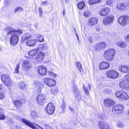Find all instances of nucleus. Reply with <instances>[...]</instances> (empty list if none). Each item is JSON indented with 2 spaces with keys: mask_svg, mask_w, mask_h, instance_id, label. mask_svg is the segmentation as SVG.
Returning a JSON list of instances; mask_svg holds the SVG:
<instances>
[{
  "mask_svg": "<svg viewBox=\"0 0 129 129\" xmlns=\"http://www.w3.org/2000/svg\"><path fill=\"white\" fill-rule=\"evenodd\" d=\"M5 31L7 35H12L10 38V43L13 46L16 45L18 43L19 39L18 35H21L22 33V31L19 29L15 30L14 28L10 27H7L5 30Z\"/></svg>",
  "mask_w": 129,
  "mask_h": 129,
  "instance_id": "nucleus-1",
  "label": "nucleus"
},
{
  "mask_svg": "<svg viewBox=\"0 0 129 129\" xmlns=\"http://www.w3.org/2000/svg\"><path fill=\"white\" fill-rule=\"evenodd\" d=\"M115 53V50L113 49H109L104 52L103 57L106 60L110 61L113 59Z\"/></svg>",
  "mask_w": 129,
  "mask_h": 129,
  "instance_id": "nucleus-2",
  "label": "nucleus"
},
{
  "mask_svg": "<svg viewBox=\"0 0 129 129\" xmlns=\"http://www.w3.org/2000/svg\"><path fill=\"white\" fill-rule=\"evenodd\" d=\"M120 87L124 89L129 90V74L125 76V79L120 83Z\"/></svg>",
  "mask_w": 129,
  "mask_h": 129,
  "instance_id": "nucleus-3",
  "label": "nucleus"
},
{
  "mask_svg": "<svg viewBox=\"0 0 129 129\" xmlns=\"http://www.w3.org/2000/svg\"><path fill=\"white\" fill-rule=\"evenodd\" d=\"M115 95L117 97L121 100H127L129 98L127 94L122 91H117L115 93Z\"/></svg>",
  "mask_w": 129,
  "mask_h": 129,
  "instance_id": "nucleus-4",
  "label": "nucleus"
},
{
  "mask_svg": "<svg viewBox=\"0 0 129 129\" xmlns=\"http://www.w3.org/2000/svg\"><path fill=\"white\" fill-rule=\"evenodd\" d=\"M106 73L107 78H109L112 79L116 78L119 76L118 73L113 70H111L107 71Z\"/></svg>",
  "mask_w": 129,
  "mask_h": 129,
  "instance_id": "nucleus-5",
  "label": "nucleus"
},
{
  "mask_svg": "<svg viewBox=\"0 0 129 129\" xmlns=\"http://www.w3.org/2000/svg\"><path fill=\"white\" fill-rule=\"evenodd\" d=\"M1 79L2 81L7 86L11 85L12 81L9 76L8 75L4 74L1 76Z\"/></svg>",
  "mask_w": 129,
  "mask_h": 129,
  "instance_id": "nucleus-6",
  "label": "nucleus"
},
{
  "mask_svg": "<svg viewBox=\"0 0 129 129\" xmlns=\"http://www.w3.org/2000/svg\"><path fill=\"white\" fill-rule=\"evenodd\" d=\"M112 111L115 114H121L124 111L123 107L122 105H117L112 108Z\"/></svg>",
  "mask_w": 129,
  "mask_h": 129,
  "instance_id": "nucleus-7",
  "label": "nucleus"
},
{
  "mask_svg": "<svg viewBox=\"0 0 129 129\" xmlns=\"http://www.w3.org/2000/svg\"><path fill=\"white\" fill-rule=\"evenodd\" d=\"M114 19L113 16L109 15L104 17L102 23L104 25H107L113 23Z\"/></svg>",
  "mask_w": 129,
  "mask_h": 129,
  "instance_id": "nucleus-8",
  "label": "nucleus"
},
{
  "mask_svg": "<svg viewBox=\"0 0 129 129\" xmlns=\"http://www.w3.org/2000/svg\"><path fill=\"white\" fill-rule=\"evenodd\" d=\"M21 121L25 124L33 129H43L39 126L36 125H34L32 122H31L25 119H22Z\"/></svg>",
  "mask_w": 129,
  "mask_h": 129,
  "instance_id": "nucleus-9",
  "label": "nucleus"
},
{
  "mask_svg": "<svg viewBox=\"0 0 129 129\" xmlns=\"http://www.w3.org/2000/svg\"><path fill=\"white\" fill-rule=\"evenodd\" d=\"M103 104L105 106L110 108L114 106L115 104V101L112 99L109 98L105 99L104 100Z\"/></svg>",
  "mask_w": 129,
  "mask_h": 129,
  "instance_id": "nucleus-10",
  "label": "nucleus"
},
{
  "mask_svg": "<svg viewBox=\"0 0 129 129\" xmlns=\"http://www.w3.org/2000/svg\"><path fill=\"white\" fill-rule=\"evenodd\" d=\"M22 66L23 69L25 71H27L31 68L32 65L29 60H25L22 62Z\"/></svg>",
  "mask_w": 129,
  "mask_h": 129,
  "instance_id": "nucleus-11",
  "label": "nucleus"
},
{
  "mask_svg": "<svg viewBox=\"0 0 129 129\" xmlns=\"http://www.w3.org/2000/svg\"><path fill=\"white\" fill-rule=\"evenodd\" d=\"M46 109L47 113L49 115H52L53 113L55 110V106L53 103H50L47 105Z\"/></svg>",
  "mask_w": 129,
  "mask_h": 129,
  "instance_id": "nucleus-12",
  "label": "nucleus"
},
{
  "mask_svg": "<svg viewBox=\"0 0 129 129\" xmlns=\"http://www.w3.org/2000/svg\"><path fill=\"white\" fill-rule=\"evenodd\" d=\"M128 4V3L127 2L119 3L117 5V8L119 10L125 11L127 9Z\"/></svg>",
  "mask_w": 129,
  "mask_h": 129,
  "instance_id": "nucleus-13",
  "label": "nucleus"
},
{
  "mask_svg": "<svg viewBox=\"0 0 129 129\" xmlns=\"http://www.w3.org/2000/svg\"><path fill=\"white\" fill-rule=\"evenodd\" d=\"M37 101L38 104L42 105L45 102L46 98L44 95L41 94L38 95L37 98Z\"/></svg>",
  "mask_w": 129,
  "mask_h": 129,
  "instance_id": "nucleus-14",
  "label": "nucleus"
},
{
  "mask_svg": "<svg viewBox=\"0 0 129 129\" xmlns=\"http://www.w3.org/2000/svg\"><path fill=\"white\" fill-rule=\"evenodd\" d=\"M44 83L50 87H51L55 85L56 82L55 80L48 78H45L44 80Z\"/></svg>",
  "mask_w": 129,
  "mask_h": 129,
  "instance_id": "nucleus-15",
  "label": "nucleus"
},
{
  "mask_svg": "<svg viewBox=\"0 0 129 129\" xmlns=\"http://www.w3.org/2000/svg\"><path fill=\"white\" fill-rule=\"evenodd\" d=\"M128 18V17L126 16H121L119 18L118 22L121 25L124 26L126 24Z\"/></svg>",
  "mask_w": 129,
  "mask_h": 129,
  "instance_id": "nucleus-16",
  "label": "nucleus"
},
{
  "mask_svg": "<svg viewBox=\"0 0 129 129\" xmlns=\"http://www.w3.org/2000/svg\"><path fill=\"white\" fill-rule=\"evenodd\" d=\"M74 96L77 100H79L81 98L80 93L76 85H74L73 89Z\"/></svg>",
  "mask_w": 129,
  "mask_h": 129,
  "instance_id": "nucleus-17",
  "label": "nucleus"
},
{
  "mask_svg": "<svg viewBox=\"0 0 129 129\" xmlns=\"http://www.w3.org/2000/svg\"><path fill=\"white\" fill-rule=\"evenodd\" d=\"M98 19L95 17L91 18L88 20V25L92 26L96 25L98 23Z\"/></svg>",
  "mask_w": 129,
  "mask_h": 129,
  "instance_id": "nucleus-18",
  "label": "nucleus"
},
{
  "mask_svg": "<svg viewBox=\"0 0 129 129\" xmlns=\"http://www.w3.org/2000/svg\"><path fill=\"white\" fill-rule=\"evenodd\" d=\"M110 12V9L106 7L102 8L99 12V14L101 16H104L108 14Z\"/></svg>",
  "mask_w": 129,
  "mask_h": 129,
  "instance_id": "nucleus-19",
  "label": "nucleus"
},
{
  "mask_svg": "<svg viewBox=\"0 0 129 129\" xmlns=\"http://www.w3.org/2000/svg\"><path fill=\"white\" fill-rule=\"evenodd\" d=\"M39 73L41 75H45L47 73V69L46 67L39 66L38 67Z\"/></svg>",
  "mask_w": 129,
  "mask_h": 129,
  "instance_id": "nucleus-20",
  "label": "nucleus"
},
{
  "mask_svg": "<svg viewBox=\"0 0 129 129\" xmlns=\"http://www.w3.org/2000/svg\"><path fill=\"white\" fill-rule=\"evenodd\" d=\"M109 63L106 62H103L100 64L99 68L102 70H105L109 68Z\"/></svg>",
  "mask_w": 129,
  "mask_h": 129,
  "instance_id": "nucleus-21",
  "label": "nucleus"
},
{
  "mask_svg": "<svg viewBox=\"0 0 129 129\" xmlns=\"http://www.w3.org/2000/svg\"><path fill=\"white\" fill-rule=\"evenodd\" d=\"M23 98H21L19 100H14L13 103L16 107L18 108L20 107L23 104Z\"/></svg>",
  "mask_w": 129,
  "mask_h": 129,
  "instance_id": "nucleus-22",
  "label": "nucleus"
},
{
  "mask_svg": "<svg viewBox=\"0 0 129 129\" xmlns=\"http://www.w3.org/2000/svg\"><path fill=\"white\" fill-rule=\"evenodd\" d=\"M106 46V44L105 43L101 42L96 44L95 48L96 50H100L105 48Z\"/></svg>",
  "mask_w": 129,
  "mask_h": 129,
  "instance_id": "nucleus-23",
  "label": "nucleus"
},
{
  "mask_svg": "<svg viewBox=\"0 0 129 129\" xmlns=\"http://www.w3.org/2000/svg\"><path fill=\"white\" fill-rule=\"evenodd\" d=\"M45 55L44 52H40L36 55V58L37 60L41 61L44 58Z\"/></svg>",
  "mask_w": 129,
  "mask_h": 129,
  "instance_id": "nucleus-24",
  "label": "nucleus"
},
{
  "mask_svg": "<svg viewBox=\"0 0 129 129\" xmlns=\"http://www.w3.org/2000/svg\"><path fill=\"white\" fill-rule=\"evenodd\" d=\"M119 70L121 72L126 73L129 72V66L123 65L120 67Z\"/></svg>",
  "mask_w": 129,
  "mask_h": 129,
  "instance_id": "nucleus-25",
  "label": "nucleus"
},
{
  "mask_svg": "<svg viewBox=\"0 0 129 129\" xmlns=\"http://www.w3.org/2000/svg\"><path fill=\"white\" fill-rule=\"evenodd\" d=\"M32 36L31 35L28 33H26L23 35L22 37V40L23 41L28 40L31 38Z\"/></svg>",
  "mask_w": 129,
  "mask_h": 129,
  "instance_id": "nucleus-26",
  "label": "nucleus"
},
{
  "mask_svg": "<svg viewBox=\"0 0 129 129\" xmlns=\"http://www.w3.org/2000/svg\"><path fill=\"white\" fill-rule=\"evenodd\" d=\"M37 40L36 39L30 40L27 41L26 42V45L28 46L32 47L35 44Z\"/></svg>",
  "mask_w": 129,
  "mask_h": 129,
  "instance_id": "nucleus-27",
  "label": "nucleus"
},
{
  "mask_svg": "<svg viewBox=\"0 0 129 129\" xmlns=\"http://www.w3.org/2000/svg\"><path fill=\"white\" fill-rule=\"evenodd\" d=\"M117 46L121 48H124L126 46L127 44L125 43L122 41H119L116 43Z\"/></svg>",
  "mask_w": 129,
  "mask_h": 129,
  "instance_id": "nucleus-28",
  "label": "nucleus"
},
{
  "mask_svg": "<svg viewBox=\"0 0 129 129\" xmlns=\"http://www.w3.org/2000/svg\"><path fill=\"white\" fill-rule=\"evenodd\" d=\"M38 50L37 49L31 50L28 52V55L30 56H34L37 53Z\"/></svg>",
  "mask_w": 129,
  "mask_h": 129,
  "instance_id": "nucleus-29",
  "label": "nucleus"
},
{
  "mask_svg": "<svg viewBox=\"0 0 129 129\" xmlns=\"http://www.w3.org/2000/svg\"><path fill=\"white\" fill-rule=\"evenodd\" d=\"M19 88L25 90L26 88L27 85L23 82H21L19 83Z\"/></svg>",
  "mask_w": 129,
  "mask_h": 129,
  "instance_id": "nucleus-30",
  "label": "nucleus"
},
{
  "mask_svg": "<svg viewBox=\"0 0 129 129\" xmlns=\"http://www.w3.org/2000/svg\"><path fill=\"white\" fill-rule=\"evenodd\" d=\"M106 123L103 121H99L98 123V125L101 129H103Z\"/></svg>",
  "mask_w": 129,
  "mask_h": 129,
  "instance_id": "nucleus-31",
  "label": "nucleus"
},
{
  "mask_svg": "<svg viewBox=\"0 0 129 129\" xmlns=\"http://www.w3.org/2000/svg\"><path fill=\"white\" fill-rule=\"evenodd\" d=\"M85 4L84 2L82 1L78 3L77 6L79 9H81L85 6Z\"/></svg>",
  "mask_w": 129,
  "mask_h": 129,
  "instance_id": "nucleus-32",
  "label": "nucleus"
},
{
  "mask_svg": "<svg viewBox=\"0 0 129 129\" xmlns=\"http://www.w3.org/2000/svg\"><path fill=\"white\" fill-rule=\"evenodd\" d=\"M58 91V89L57 88L55 87L51 89V93L55 95L57 94Z\"/></svg>",
  "mask_w": 129,
  "mask_h": 129,
  "instance_id": "nucleus-33",
  "label": "nucleus"
},
{
  "mask_svg": "<svg viewBox=\"0 0 129 129\" xmlns=\"http://www.w3.org/2000/svg\"><path fill=\"white\" fill-rule=\"evenodd\" d=\"M101 0H89L88 3L90 5H93L94 4L99 3L101 2Z\"/></svg>",
  "mask_w": 129,
  "mask_h": 129,
  "instance_id": "nucleus-34",
  "label": "nucleus"
},
{
  "mask_svg": "<svg viewBox=\"0 0 129 129\" xmlns=\"http://www.w3.org/2000/svg\"><path fill=\"white\" fill-rule=\"evenodd\" d=\"M116 126L118 128H122L124 127L125 125L121 122L118 121L117 123Z\"/></svg>",
  "mask_w": 129,
  "mask_h": 129,
  "instance_id": "nucleus-35",
  "label": "nucleus"
},
{
  "mask_svg": "<svg viewBox=\"0 0 129 129\" xmlns=\"http://www.w3.org/2000/svg\"><path fill=\"white\" fill-rule=\"evenodd\" d=\"M76 64L77 67L78 69L79 70L80 72L81 73L83 70L81 64L79 62H76Z\"/></svg>",
  "mask_w": 129,
  "mask_h": 129,
  "instance_id": "nucleus-36",
  "label": "nucleus"
},
{
  "mask_svg": "<svg viewBox=\"0 0 129 129\" xmlns=\"http://www.w3.org/2000/svg\"><path fill=\"white\" fill-rule=\"evenodd\" d=\"M31 116L32 117L34 118H37V113L36 112L32 111L31 113Z\"/></svg>",
  "mask_w": 129,
  "mask_h": 129,
  "instance_id": "nucleus-37",
  "label": "nucleus"
},
{
  "mask_svg": "<svg viewBox=\"0 0 129 129\" xmlns=\"http://www.w3.org/2000/svg\"><path fill=\"white\" fill-rule=\"evenodd\" d=\"M23 10V9L20 7H17L15 8L14 13H15L17 12H21Z\"/></svg>",
  "mask_w": 129,
  "mask_h": 129,
  "instance_id": "nucleus-38",
  "label": "nucleus"
},
{
  "mask_svg": "<svg viewBox=\"0 0 129 129\" xmlns=\"http://www.w3.org/2000/svg\"><path fill=\"white\" fill-rule=\"evenodd\" d=\"M40 47L42 48V49L43 50H47V46L46 44L44 43L40 45Z\"/></svg>",
  "mask_w": 129,
  "mask_h": 129,
  "instance_id": "nucleus-39",
  "label": "nucleus"
},
{
  "mask_svg": "<svg viewBox=\"0 0 129 129\" xmlns=\"http://www.w3.org/2000/svg\"><path fill=\"white\" fill-rule=\"evenodd\" d=\"M66 105L64 101H63L62 103L61 106V108L63 110H63L65 109L66 107Z\"/></svg>",
  "mask_w": 129,
  "mask_h": 129,
  "instance_id": "nucleus-40",
  "label": "nucleus"
},
{
  "mask_svg": "<svg viewBox=\"0 0 129 129\" xmlns=\"http://www.w3.org/2000/svg\"><path fill=\"white\" fill-rule=\"evenodd\" d=\"M20 64H17L16 66V68L15 69V72L17 73H18L19 72V69L20 67Z\"/></svg>",
  "mask_w": 129,
  "mask_h": 129,
  "instance_id": "nucleus-41",
  "label": "nucleus"
},
{
  "mask_svg": "<svg viewBox=\"0 0 129 129\" xmlns=\"http://www.w3.org/2000/svg\"><path fill=\"white\" fill-rule=\"evenodd\" d=\"M90 14V12L87 11L84 13L83 15L86 17H88Z\"/></svg>",
  "mask_w": 129,
  "mask_h": 129,
  "instance_id": "nucleus-42",
  "label": "nucleus"
},
{
  "mask_svg": "<svg viewBox=\"0 0 129 129\" xmlns=\"http://www.w3.org/2000/svg\"><path fill=\"white\" fill-rule=\"evenodd\" d=\"M5 116L4 113H1L0 114V120H4L5 118Z\"/></svg>",
  "mask_w": 129,
  "mask_h": 129,
  "instance_id": "nucleus-43",
  "label": "nucleus"
},
{
  "mask_svg": "<svg viewBox=\"0 0 129 129\" xmlns=\"http://www.w3.org/2000/svg\"><path fill=\"white\" fill-rule=\"evenodd\" d=\"M38 9L40 17H42L43 16V11L41 7H40Z\"/></svg>",
  "mask_w": 129,
  "mask_h": 129,
  "instance_id": "nucleus-44",
  "label": "nucleus"
},
{
  "mask_svg": "<svg viewBox=\"0 0 129 129\" xmlns=\"http://www.w3.org/2000/svg\"><path fill=\"white\" fill-rule=\"evenodd\" d=\"M39 41L40 42H42L44 41V39L43 37L41 36H39L38 37Z\"/></svg>",
  "mask_w": 129,
  "mask_h": 129,
  "instance_id": "nucleus-45",
  "label": "nucleus"
},
{
  "mask_svg": "<svg viewBox=\"0 0 129 129\" xmlns=\"http://www.w3.org/2000/svg\"><path fill=\"white\" fill-rule=\"evenodd\" d=\"M112 3V0H107L106 2V4L108 5H110Z\"/></svg>",
  "mask_w": 129,
  "mask_h": 129,
  "instance_id": "nucleus-46",
  "label": "nucleus"
},
{
  "mask_svg": "<svg viewBox=\"0 0 129 129\" xmlns=\"http://www.w3.org/2000/svg\"><path fill=\"white\" fill-rule=\"evenodd\" d=\"M103 129H110V128L109 125L107 123Z\"/></svg>",
  "mask_w": 129,
  "mask_h": 129,
  "instance_id": "nucleus-47",
  "label": "nucleus"
},
{
  "mask_svg": "<svg viewBox=\"0 0 129 129\" xmlns=\"http://www.w3.org/2000/svg\"><path fill=\"white\" fill-rule=\"evenodd\" d=\"M13 0H5V2L7 3V5L9 4L13 1Z\"/></svg>",
  "mask_w": 129,
  "mask_h": 129,
  "instance_id": "nucleus-48",
  "label": "nucleus"
},
{
  "mask_svg": "<svg viewBox=\"0 0 129 129\" xmlns=\"http://www.w3.org/2000/svg\"><path fill=\"white\" fill-rule=\"evenodd\" d=\"M4 97V94L3 93L0 92V100L3 99Z\"/></svg>",
  "mask_w": 129,
  "mask_h": 129,
  "instance_id": "nucleus-49",
  "label": "nucleus"
},
{
  "mask_svg": "<svg viewBox=\"0 0 129 129\" xmlns=\"http://www.w3.org/2000/svg\"><path fill=\"white\" fill-rule=\"evenodd\" d=\"M83 89L85 93L88 95L89 94V93L87 89L84 88V87L83 88Z\"/></svg>",
  "mask_w": 129,
  "mask_h": 129,
  "instance_id": "nucleus-50",
  "label": "nucleus"
},
{
  "mask_svg": "<svg viewBox=\"0 0 129 129\" xmlns=\"http://www.w3.org/2000/svg\"><path fill=\"white\" fill-rule=\"evenodd\" d=\"M125 39L127 42L129 43V35L125 37Z\"/></svg>",
  "mask_w": 129,
  "mask_h": 129,
  "instance_id": "nucleus-51",
  "label": "nucleus"
},
{
  "mask_svg": "<svg viewBox=\"0 0 129 129\" xmlns=\"http://www.w3.org/2000/svg\"><path fill=\"white\" fill-rule=\"evenodd\" d=\"M45 126L46 129H53L49 125L47 124L45 125Z\"/></svg>",
  "mask_w": 129,
  "mask_h": 129,
  "instance_id": "nucleus-52",
  "label": "nucleus"
},
{
  "mask_svg": "<svg viewBox=\"0 0 129 129\" xmlns=\"http://www.w3.org/2000/svg\"><path fill=\"white\" fill-rule=\"evenodd\" d=\"M48 3L46 2H43L42 3L41 5L42 6H44L46 5H47Z\"/></svg>",
  "mask_w": 129,
  "mask_h": 129,
  "instance_id": "nucleus-53",
  "label": "nucleus"
},
{
  "mask_svg": "<svg viewBox=\"0 0 129 129\" xmlns=\"http://www.w3.org/2000/svg\"><path fill=\"white\" fill-rule=\"evenodd\" d=\"M89 42L90 43H91L93 41V39L91 38H89Z\"/></svg>",
  "mask_w": 129,
  "mask_h": 129,
  "instance_id": "nucleus-54",
  "label": "nucleus"
},
{
  "mask_svg": "<svg viewBox=\"0 0 129 129\" xmlns=\"http://www.w3.org/2000/svg\"><path fill=\"white\" fill-rule=\"evenodd\" d=\"M49 73H50V75L51 76H54V77H56L57 76V75L54 74L52 72H49Z\"/></svg>",
  "mask_w": 129,
  "mask_h": 129,
  "instance_id": "nucleus-55",
  "label": "nucleus"
},
{
  "mask_svg": "<svg viewBox=\"0 0 129 129\" xmlns=\"http://www.w3.org/2000/svg\"><path fill=\"white\" fill-rule=\"evenodd\" d=\"M13 129H21V128L18 126H16Z\"/></svg>",
  "mask_w": 129,
  "mask_h": 129,
  "instance_id": "nucleus-56",
  "label": "nucleus"
},
{
  "mask_svg": "<svg viewBox=\"0 0 129 129\" xmlns=\"http://www.w3.org/2000/svg\"><path fill=\"white\" fill-rule=\"evenodd\" d=\"M18 120L19 119V117L17 115H15L14 116Z\"/></svg>",
  "mask_w": 129,
  "mask_h": 129,
  "instance_id": "nucleus-57",
  "label": "nucleus"
},
{
  "mask_svg": "<svg viewBox=\"0 0 129 129\" xmlns=\"http://www.w3.org/2000/svg\"><path fill=\"white\" fill-rule=\"evenodd\" d=\"M66 13L65 12V10L64 9H63V15H64Z\"/></svg>",
  "mask_w": 129,
  "mask_h": 129,
  "instance_id": "nucleus-58",
  "label": "nucleus"
},
{
  "mask_svg": "<svg viewBox=\"0 0 129 129\" xmlns=\"http://www.w3.org/2000/svg\"><path fill=\"white\" fill-rule=\"evenodd\" d=\"M88 87H89V89L90 90L91 88V86L90 84H88Z\"/></svg>",
  "mask_w": 129,
  "mask_h": 129,
  "instance_id": "nucleus-59",
  "label": "nucleus"
},
{
  "mask_svg": "<svg viewBox=\"0 0 129 129\" xmlns=\"http://www.w3.org/2000/svg\"><path fill=\"white\" fill-rule=\"evenodd\" d=\"M2 88V85L1 84H0V90H1Z\"/></svg>",
  "mask_w": 129,
  "mask_h": 129,
  "instance_id": "nucleus-60",
  "label": "nucleus"
},
{
  "mask_svg": "<svg viewBox=\"0 0 129 129\" xmlns=\"http://www.w3.org/2000/svg\"><path fill=\"white\" fill-rule=\"evenodd\" d=\"M35 27L36 28H37L38 27V26L37 24L35 25Z\"/></svg>",
  "mask_w": 129,
  "mask_h": 129,
  "instance_id": "nucleus-61",
  "label": "nucleus"
},
{
  "mask_svg": "<svg viewBox=\"0 0 129 129\" xmlns=\"http://www.w3.org/2000/svg\"><path fill=\"white\" fill-rule=\"evenodd\" d=\"M69 109L72 111L73 110V109L72 108H69Z\"/></svg>",
  "mask_w": 129,
  "mask_h": 129,
  "instance_id": "nucleus-62",
  "label": "nucleus"
},
{
  "mask_svg": "<svg viewBox=\"0 0 129 129\" xmlns=\"http://www.w3.org/2000/svg\"><path fill=\"white\" fill-rule=\"evenodd\" d=\"M77 39H79V37H78V35H77Z\"/></svg>",
  "mask_w": 129,
  "mask_h": 129,
  "instance_id": "nucleus-63",
  "label": "nucleus"
},
{
  "mask_svg": "<svg viewBox=\"0 0 129 129\" xmlns=\"http://www.w3.org/2000/svg\"><path fill=\"white\" fill-rule=\"evenodd\" d=\"M128 115H129V110L128 111Z\"/></svg>",
  "mask_w": 129,
  "mask_h": 129,
  "instance_id": "nucleus-64",
  "label": "nucleus"
}]
</instances>
